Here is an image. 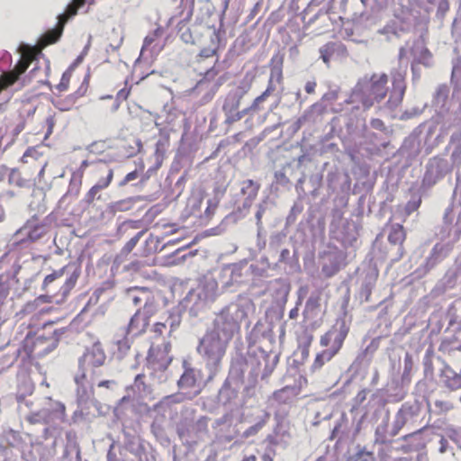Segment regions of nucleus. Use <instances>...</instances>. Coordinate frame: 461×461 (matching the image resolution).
I'll list each match as a JSON object with an SVG mask.
<instances>
[{
    "label": "nucleus",
    "instance_id": "nucleus-43",
    "mask_svg": "<svg viewBox=\"0 0 461 461\" xmlns=\"http://www.w3.org/2000/svg\"><path fill=\"white\" fill-rule=\"evenodd\" d=\"M316 82L315 81H308L306 84H305V91L307 94H313L315 92V88H316Z\"/></svg>",
    "mask_w": 461,
    "mask_h": 461
},
{
    "label": "nucleus",
    "instance_id": "nucleus-48",
    "mask_svg": "<svg viewBox=\"0 0 461 461\" xmlns=\"http://www.w3.org/2000/svg\"><path fill=\"white\" fill-rule=\"evenodd\" d=\"M110 381L109 380H104V381H101L99 384H98V386L99 387H109L110 385Z\"/></svg>",
    "mask_w": 461,
    "mask_h": 461
},
{
    "label": "nucleus",
    "instance_id": "nucleus-49",
    "mask_svg": "<svg viewBox=\"0 0 461 461\" xmlns=\"http://www.w3.org/2000/svg\"><path fill=\"white\" fill-rule=\"evenodd\" d=\"M241 461H257V456L255 455H250L244 457Z\"/></svg>",
    "mask_w": 461,
    "mask_h": 461
},
{
    "label": "nucleus",
    "instance_id": "nucleus-29",
    "mask_svg": "<svg viewBox=\"0 0 461 461\" xmlns=\"http://www.w3.org/2000/svg\"><path fill=\"white\" fill-rule=\"evenodd\" d=\"M144 167H145L144 163L141 161L140 164V170L136 169V170H133V171L128 173L124 176V178L119 183V186H121V187L124 186L131 181L137 179L139 177L140 174L143 172Z\"/></svg>",
    "mask_w": 461,
    "mask_h": 461
},
{
    "label": "nucleus",
    "instance_id": "nucleus-34",
    "mask_svg": "<svg viewBox=\"0 0 461 461\" xmlns=\"http://www.w3.org/2000/svg\"><path fill=\"white\" fill-rule=\"evenodd\" d=\"M166 330L167 325L164 322H156L151 329V332L154 334V339L161 338L163 339V334Z\"/></svg>",
    "mask_w": 461,
    "mask_h": 461
},
{
    "label": "nucleus",
    "instance_id": "nucleus-16",
    "mask_svg": "<svg viewBox=\"0 0 461 461\" xmlns=\"http://www.w3.org/2000/svg\"><path fill=\"white\" fill-rule=\"evenodd\" d=\"M247 89L230 91L223 101L222 111L231 112L239 109L243 95Z\"/></svg>",
    "mask_w": 461,
    "mask_h": 461
},
{
    "label": "nucleus",
    "instance_id": "nucleus-51",
    "mask_svg": "<svg viewBox=\"0 0 461 461\" xmlns=\"http://www.w3.org/2000/svg\"><path fill=\"white\" fill-rule=\"evenodd\" d=\"M55 322L54 321H48L45 322L42 326L43 330H47L48 328H51Z\"/></svg>",
    "mask_w": 461,
    "mask_h": 461
},
{
    "label": "nucleus",
    "instance_id": "nucleus-6",
    "mask_svg": "<svg viewBox=\"0 0 461 461\" xmlns=\"http://www.w3.org/2000/svg\"><path fill=\"white\" fill-rule=\"evenodd\" d=\"M171 345L163 339L161 344L152 343L147 356V362L154 370H164L171 362L169 357Z\"/></svg>",
    "mask_w": 461,
    "mask_h": 461
},
{
    "label": "nucleus",
    "instance_id": "nucleus-4",
    "mask_svg": "<svg viewBox=\"0 0 461 461\" xmlns=\"http://www.w3.org/2000/svg\"><path fill=\"white\" fill-rule=\"evenodd\" d=\"M227 345L218 335L208 330L200 340L197 351L208 364L218 366L225 355Z\"/></svg>",
    "mask_w": 461,
    "mask_h": 461
},
{
    "label": "nucleus",
    "instance_id": "nucleus-41",
    "mask_svg": "<svg viewBox=\"0 0 461 461\" xmlns=\"http://www.w3.org/2000/svg\"><path fill=\"white\" fill-rule=\"evenodd\" d=\"M158 34H159V30H156L154 32L153 35L145 37L143 48L150 46L153 43V41H155V38L158 36Z\"/></svg>",
    "mask_w": 461,
    "mask_h": 461
},
{
    "label": "nucleus",
    "instance_id": "nucleus-14",
    "mask_svg": "<svg viewBox=\"0 0 461 461\" xmlns=\"http://www.w3.org/2000/svg\"><path fill=\"white\" fill-rule=\"evenodd\" d=\"M406 240V231L402 224H393L388 234V241L400 246V258L404 254L403 243Z\"/></svg>",
    "mask_w": 461,
    "mask_h": 461
},
{
    "label": "nucleus",
    "instance_id": "nucleus-46",
    "mask_svg": "<svg viewBox=\"0 0 461 461\" xmlns=\"http://www.w3.org/2000/svg\"><path fill=\"white\" fill-rule=\"evenodd\" d=\"M371 125H372V127H374L375 129H382V128H384V124L383 121H382V120H380V119H374V120H372V122H371Z\"/></svg>",
    "mask_w": 461,
    "mask_h": 461
},
{
    "label": "nucleus",
    "instance_id": "nucleus-11",
    "mask_svg": "<svg viewBox=\"0 0 461 461\" xmlns=\"http://www.w3.org/2000/svg\"><path fill=\"white\" fill-rule=\"evenodd\" d=\"M33 57L31 54H23L14 69L1 76L0 92L14 85L18 80L19 77L26 71Z\"/></svg>",
    "mask_w": 461,
    "mask_h": 461
},
{
    "label": "nucleus",
    "instance_id": "nucleus-45",
    "mask_svg": "<svg viewBox=\"0 0 461 461\" xmlns=\"http://www.w3.org/2000/svg\"><path fill=\"white\" fill-rule=\"evenodd\" d=\"M8 294V289L5 286L0 285V305H2L5 303V300L6 299Z\"/></svg>",
    "mask_w": 461,
    "mask_h": 461
},
{
    "label": "nucleus",
    "instance_id": "nucleus-53",
    "mask_svg": "<svg viewBox=\"0 0 461 461\" xmlns=\"http://www.w3.org/2000/svg\"><path fill=\"white\" fill-rule=\"evenodd\" d=\"M296 315H297V310H296V309H293V310H291V311H290V312H289V317H290V318H292V319H293V318H294Z\"/></svg>",
    "mask_w": 461,
    "mask_h": 461
},
{
    "label": "nucleus",
    "instance_id": "nucleus-22",
    "mask_svg": "<svg viewBox=\"0 0 461 461\" xmlns=\"http://www.w3.org/2000/svg\"><path fill=\"white\" fill-rule=\"evenodd\" d=\"M95 172L99 174L106 173V176L105 177H101L95 185L99 191L107 188L113 179V170L97 166Z\"/></svg>",
    "mask_w": 461,
    "mask_h": 461
},
{
    "label": "nucleus",
    "instance_id": "nucleus-15",
    "mask_svg": "<svg viewBox=\"0 0 461 461\" xmlns=\"http://www.w3.org/2000/svg\"><path fill=\"white\" fill-rule=\"evenodd\" d=\"M149 325V321L140 312L136 311L128 324V333L135 336L143 334Z\"/></svg>",
    "mask_w": 461,
    "mask_h": 461
},
{
    "label": "nucleus",
    "instance_id": "nucleus-40",
    "mask_svg": "<svg viewBox=\"0 0 461 461\" xmlns=\"http://www.w3.org/2000/svg\"><path fill=\"white\" fill-rule=\"evenodd\" d=\"M55 123H56V120H55L54 116L47 117V119H46V124L48 125V131L46 133L47 136L50 135L52 133Z\"/></svg>",
    "mask_w": 461,
    "mask_h": 461
},
{
    "label": "nucleus",
    "instance_id": "nucleus-30",
    "mask_svg": "<svg viewBox=\"0 0 461 461\" xmlns=\"http://www.w3.org/2000/svg\"><path fill=\"white\" fill-rule=\"evenodd\" d=\"M143 231H139L134 237H132L122 248V252L123 254H129L131 253L133 249L136 247L137 243L139 242L140 239L143 235Z\"/></svg>",
    "mask_w": 461,
    "mask_h": 461
},
{
    "label": "nucleus",
    "instance_id": "nucleus-57",
    "mask_svg": "<svg viewBox=\"0 0 461 461\" xmlns=\"http://www.w3.org/2000/svg\"><path fill=\"white\" fill-rule=\"evenodd\" d=\"M29 238L32 240H35L36 238H38V235H35L34 231H30Z\"/></svg>",
    "mask_w": 461,
    "mask_h": 461
},
{
    "label": "nucleus",
    "instance_id": "nucleus-23",
    "mask_svg": "<svg viewBox=\"0 0 461 461\" xmlns=\"http://www.w3.org/2000/svg\"><path fill=\"white\" fill-rule=\"evenodd\" d=\"M192 15H193V11L189 10L186 14V16L182 21H180L177 24V30H178V32L181 33V39L186 43L193 41V38H192L190 30H189V28L186 27V24L191 20Z\"/></svg>",
    "mask_w": 461,
    "mask_h": 461
},
{
    "label": "nucleus",
    "instance_id": "nucleus-5",
    "mask_svg": "<svg viewBox=\"0 0 461 461\" xmlns=\"http://www.w3.org/2000/svg\"><path fill=\"white\" fill-rule=\"evenodd\" d=\"M438 351L444 356H452L456 351L461 352V324L451 321L438 346Z\"/></svg>",
    "mask_w": 461,
    "mask_h": 461
},
{
    "label": "nucleus",
    "instance_id": "nucleus-24",
    "mask_svg": "<svg viewBox=\"0 0 461 461\" xmlns=\"http://www.w3.org/2000/svg\"><path fill=\"white\" fill-rule=\"evenodd\" d=\"M195 371L192 368L186 369L178 380V386L181 388H193L196 384Z\"/></svg>",
    "mask_w": 461,
    "mask_h": 461
},
{
    "label": "nucleus",
    "instance_id": "nucleus-10",
    "mask_svg": "<svg viewBox=\"0 0 461 461\" xmlns=\"http://www.w3.org/2000/svg\"><path fill=\"white\" fill-rule=\"evenodd\" d=\"M343 344L344 335H338V337L335 338V345H332L331 348L323 349L316 354L313 362L309 368L310 373L315 374L321 371L324 365L330 362L339 352Z\"/></svg>",
    "mask_w": 461,
    "mask_h": 461
},
{
    "label": "nucleus",
    "instance_id": "nucleus-17",
    "mask_svg": "<svg viewBox=\"0 0 461 461\" xmlns=\"http://www.w3.org/2000/svg\"><path fill=\"white\" fill-rule=\"evenodd\" d=\"M344 335V340L348 335V329L345 327V324L342 323L340 329L338 330L335 327L330 329L327 332H325L320 339V345L323 348H327L330 345H335V338L338 335Z\"/></svg>",
    "mask_w": 461,
    "mask_h": 461
},
{
    "label": "nucleus",
    "instance_id": "nucleus-58",
    "mask_svg": "<svg viewBox=\"0 0 461 461\" xmlns=\"http://www.w3.org/2000/svg\"><path fill=\"white\" fill-rule=\"evenodd\" d=\"M283 78L282 70L279 69L277 72V80L280 82Z\"/></svg>",
    "mask_w": 461,
    "mask_h": 461
},
{
    "label": "nucleus",
    "instance_id": "nucleus-36",
    "mask_svg": "<svg viewBox=\"0 0 461 461\" xmlns=\"http://www.w3.org/2000/svg\"><path fill=\"white\" fill-rule=\"evenodd\" d=\"M78 276H79V273L74 272L73 274H71V276L68 278H67V280L63 285V289L65 292L70 291L75 286Z\"/></svg>",
    "mask_w": 461,
    "mask_h": 461
},
{
    "label": "nucleus",
    "instance_id": "nucleus-18",
    "mask_svg": "<svg viewBox=\"0 0 461 461\" xmlns=\"http://www.w3.org/2000/svg\"><path fill=\"white\" fill-rule=\"evenodd\" d=\"M88 0H73L66 8L65 13L58 16V22L61 23V26H65L67 22L77 15L79 8L83 7Z\"/></svg>",
    "mask_w": 461,
    "mask_h": 461
},
{
    "label": "nucleus",
    "instance_id": "nucleus-54",
    "mask_svg": "<svg viewBox=\"0 0 461 461\" xmlns=\"http://www.w3.org/2000/svg\"><path fill=\"white\" fill-rule=\"evenodd\" d=\"M89 166V162L87 160H84L82 163H81V166H80V169L83 170L85 169L86 167Z\"/></svg>",
    "mask_w": 461,
    "mask_h": 461
},
{
    "label": "nucleus",
    "instance_id": "nucleus-44",
    "mask_svg": "<svg viewBox=\"0 0 461 461\" xmlns=\"http://www.w3.org/2000/svg\"><path fill=\"white\" fill-rule=\"evenodd\" d=\"M56 411L59 413V418L63 420L65 418L66 408L63 403L57 402L56 403Z\"/></svg>",
    "mask_w": 461,
    "mask_h": 461
},
{
    "label": "nucleus",
    "instance_id": "nucleus-2",
    "mask_svg": "<svg viewBox=\"0 0 461 461\" xmlns=\"http://www.w3.org/2000/svg\"><path fill=\"white\" fill-rule=\"evenodd\" d=\"M218 50L219 37L214 32L211 37L210 46L203 48L194 60V69L209 80L218 75V70L214 68L219 61Z\"/></svg>",
    "mask_w": 461,
    "mask_h": 461
},
{
    "label": "nucleus",
    "instance_id": "nucleus-7",
    "mask_svg": "<svg viewBox=\"0 0 461 461\" xmlns=\"http://www.w3.org/2000/svg\"><path fill=\"white\" fill-rule=\"evenodd\" d=\"M105 359V353L99 343H95L88 348L79 360L80 368L82 370L81 378H86L88 371L102 366Z\"/></svg>",
    "mask_w": 461,
    "mask_h": 461
},
{
    "label": "nucleus",
    "instance_id": "nucleus-9",
    "mask_svg": "<svg viewBox=\"0 0 461 461\" xmlns=\"http://www.w3.org/2000/svg\"><path fill=\"white\" fill-rule=\"evenodd\" d=\"M239 330L238 322L229 314L221 313L217 316L211 330L227 344L233 338L234 332Z\"/></svg>",
    "mask_w": 461,
    "mask_h": 461
},
{
    "label": "nucleus",
    "instance_id": "nucleus-38",
    "mask_svg": "<svg viewBox=\"0 0 461 461\" xmlns=\"http://www.w3.org/2000/svg\"><path fill=\"white\" fill-rule=\"evenodd\" d=\"M263 427V424L262 423H257L249 428H248L245 431H244V437L248 438V437H250V436H254L256 435Z\"/></svg>",
    "mask_w": 461,
    "mask_h": 461
},
{
    "label": "nucleus",
    "instance_id": "nucleus-33",
    "mask_svg": "<svg viewBox=\"0 0 461 461\" xmlns=\"http://www.w3.org/2000/svg\"><path fill=\"white\" fill-rule=\"evenodd\" d=\"M313 340V336L312 334L306 333L305 339L303 341V346L302 348V357L303 360L307 359L310 354V347Z\"/></svg>",
    "mask_w": 461,
    "mask_h": 461
},
{
    "label": "nucleus",
    "instance_id": "nucleus-31",
    "mask_svg": "<svg viewBox=\"0 0 461 461\" xmlns=\"http://www.w3.org/2000/svg\"><path fill=\"white\" fill-rule=\"evenodd\" d=\"M71 76L72 73L70 71H66L63 73L59 83L57 85V89L59 92H65L68 89Z\"/></svg>",
    "mask_w": 461,
    "mask_h": 461
},
{
    "label": "nucleus",
    "instance_id": "nucleus-1",
    "mask_svg": "<svg viewBox=\"0 0 461 461\" xmlns=\"http://www.w3.org/2000/svg\"><path fill=\"white\" fill-rule=\"evenodd\" d=\"M388 77L386 74L365 76L355 86L353 95L362 104L364 109H369L375 103H380L388 93Z\"/></svg>",
    "mask_w": 461,
    "mask_h": 461
},
{
    "label": "nucleus",
    "instance_id": "nucleus-42",
    "mask_svg": "<svg viewBox=\"0 0 461 461\" xmlns=\"http://www.w3.org/2000/svg\"><path fill=\"white\" fill-rule=\"evenodd\" d=\"M131 93V86L130 87H123L117 93V98L120 100H126Z\"/></svg>",
    "mask_w": 461,
    "mask_h": 461
},
{
    "label": "nucleus",
    "instance_id": "nucleus-8",
    "mask_svg": "<svg viewBox=\"0 0 461 461\" xmlns=\"http://www.w3.org/2000/svg\"><path fill=\"white\" fill-rule=\"evenodd\" d=\"M276 87L273 83L272 77L268 81V85L267 89L258 97H256L249 108H246L242 111H231V112H223L225 114V124L231 125L236 122H239L246 115L249 111H258L260 110V104L266 101L275 91Z\"/></svg>",
    "mask_w": 461,
    "mask_h": 461
},
{
    "label": "nucleus",
    "instance_id": "nucleus-20",
    "mask_svg": "<svg viewBox=\"0 0 461 461\" xmlns=\"http://www.w3.org/2000/svg\"><path fill=\"white\" fill-rule=\"evenodd\" d=\"M128 294L135 306L140 304L142 302L146 303L153 294L148 288L145 287H133L128 290Z\"/></svg>",
    "mask_w": 461,
    "mask_h": 461
},
{
    "label": "nucleus",
    "instance_id": "nucleus-32",
    "mask_svg": "<svg viewBox=\"0 0 461 461\" xmlns=\"http://www.w3.org/2000/svg\"><path fill=\"white\" fill-rule=\"evenodd\" d=\"M421 204V197L418 196L416 199L410 200L405 205V213L407 216L411 215L413 212L417 211Z\"/></svg>",
    "mask_w": 461,
    "mask_h": 461
},
{
    "label": "nucleus",
    "instance_id": "nucleus-12",
    "mask_svg": "<svg viewBox=\"0 0 461 461\" xmlns=\"http://www.w3.org/2000/svg\"><path fill=\"white\" fill-rule=\"evenodd\" d=\"M392 85L393 88L386 103V106L390 110H394L402 104L405 94L406 84L404 76L399 72L394 73L392 77Z\"/></svg>",
    "mask_w": 461,
    "mask_h": 461
},
{
    "label": "nucleus",
    "instance_id": "nucleus-28",
    "mask_svg": "<svg viewBox=\"0 0 461 461\" xmlns=\"http://www.w3.org/2000/svg\"><path fill=\"white\" fill-rule=\"evenodd\" d=\"M67 267V266L63 267L62 268L55 270L51 274L46 276L42 283V288L46 289V287L50 285L51 283H53L55 280L62 277L65 274Z\"/></svg>",
    "mask_w": 461,
    "mask_h": 461
},
{
    "label": "nucleus",
    "instance_id": "nucleus-52",
    "mask_svg": "<svg viewBox=\"0 0 461 461\" xmlns=\"http://www.w3.org/2000/svg\"><path fill=\"white\" fill-rule=\"evenodd\" d=\"M263 461H273V458L270 455L265 454L262 456Z\"/></svg>",
    "mask_w": 461,
    "mask_h": 461
},
{
    "label": "nucleus",
    "instance_id": "nucleus-19",
    "mask_svg": "<svg viewBox=\"0 0 461 461\" xmlns=\"http://www.w3.org/2000/svg\"><path fill=\"white\" fill-rule=\"evenodd\" d=\"M65 26H61V23L58 22L55 28L47 31L40 39V44L42 47L53 44L60 38Z\"/></svg>",
    "mask_w": 461,
    "mask_h": 461
},
{
    "label": "nucleus",
    "instance_id": "nucleus-26",
    "mask_svg": "<svg viewBox=\"0 0 461 461\" xmlns=\"http://www.w3.org/2000/svg\"><path fill=\"white\" fill-rule=\"evenodd\" d=\"M87 90V85L85 83H82L81 86L78 87V89L72 95H68L67 97V101L69 103L70 105H64L61 107L62 110H69L71 106L76 103V101L79 98L85 95Z\"/></svg>",
    "mask_w": 461,
    "mask_h": 461
},
{
    "label": "nucleus",
    "instance_id": "nucleus-13",
    "mask_svg": "<svg viewBox=\"0 0 461 461\" xmlns=\"http://www.w3.org/2000/svg\"><path fill=\"white\" fill-rule=\"evenodd\" d=\"M441 379L448 389L452 391L461 389V374L456 373L449 366H445L442 369Z\"/></svg>",
    "mask_w": 461,
    "mask_h": 461
},
{
    "label": "nucleus",
    "instance_id": "nucleus-50",
    "mask_svg": "<svg viewBox=\"0 0 461 461\" xmlns=\"http://www.w3.org/2000/svg\"><path fill=\"white\" fill-rule=\"evenodd\" d=\"M143 378H144V375H138L136 377H135V384H138L139 382L143 384Z\"/></svg>",
    "mask_w": 461,
    "mask_h": 461
},
{
    "label": "nucleus",
    "instance_id": "nucleus-25",
    "mask_svg": "<svg viewBox=\"0 0 461 461\" xmlns=\"http://www.w3.org/2000/svg\"><path fill=\"white\" fill-rule=\"evenodd\" d=\"M137 311L140 312L143 317H145L149 321L150 318L158 312V303L154 295H152L149 300H146L143 307L138 309Z\"/></svg>",
    "mask_w": 461,
    "mask_h": 461
},
{
    "label": "nucleus",
    "instance_id": "nucleus-59",
    "mask_svg": "<svg viewBox=\"0 0 461 461\" xmlns=\"http://www.w3.org/2000/svg\"><path fill=\"white\" fill-rule=\"evenodd\" d=\"M46 163H44L43 165L41 166V169H40V175H43L44 173V170H45V167H46Z\"/></svg>",
    "mask_w": 461,
    "mask_h": 461
},
{
    "label": "nucleus",
    "instance_id": "nucleus-47",
    "mask_svg": "<svg viewBox=\"0 0 461 461\" xmlns=\"http://www.w3.org/2000/svg\"><path fill=\"white\" fill-rule=\"evenodd\" d=\"M439 444H440L439 452L445 453L447 451V440L445 438H441V439L439 440Z\"/></svg>",
    "mask_w": 461,
    "mask_h": 461
},
{
    "label": "nucleus",
    "instance_id": "nucleus-39",
    "mask_svg": "<svg viewBox=\"0 0 461 461\" xmlns=\"http://www.w3.org/2000/svg\"><path fill=\"white\" fill-rule=\"evenodd\" d=\"M99 190L95 185H93L86 194V201L90 203L94 202Z\"/></svg>",
    "mask_w": 461,
    "mask_h": 461
},
{
    "label": "nucleus",
    "instance_id": "nucleus-56",
    "mask_svg": "<svg viewBox=\"0 0 461 461\" xmlns=\"http://www.w3.org/2000/svg\"><path fill=\"white\" fill-rule=\"evenodd\" d=\"M256 217H257V220H258V222H259L261 221V217H262V212L261 211H258L256 214Z\"/></svg>",
    "mask_w": 461,
    "mask_h": 461
},
{
    "label": "nucleus",
    "instance_id": "nucleus-3",
    "mask_svg": "<svg viewBox=\"0 0 461 461\" xmlns=\"http://www.w3.org/2000/svg\"><path fill=\"white\" fill-rule=\"evenodd\" d=\"M64 330H53L47 335L28 333L23 340L24 351L29 356H42L51 351L59 343Z\"/></svg>",
    "mask_w": 461,
    "mask_h": 461
},
{
    "label": "nucleus",
    "instance_id": "nucleus-60",
    "mask_svg": "<svg viewBox=\"0 0 461 461\" xmlns=\"http://www.w3.org/2000/svg\"><path fill=\"white\" fill-rule=\"evenodd\" d=\"M127 400H128V398L125 396L122 398V402H127Z\"/></svg>",
    "mask_w": 461,
    "mask_h": 461
},
{
    "label": "nucleus",
    "instance_id": "nucleus-37",
    "mask_svg": "<svg viewBox=\"0 0 461 461\" xmlns=\"http://www.w3.org/2000/svg\"><path fill=\"white\" fill-rule=\"evenodd\" d=\"M39 152L34 147H30L26 149V151L23 153L21 161L23 163H28V158H33L35 160H37L39 157Z\"/></svg>",
    "mask_w": 461,
    "mask_h": 461
},
{
    "label": "nucleus",
    "instance_id": "nucleus-35",
    "mask_svg": "<svg viewBox=\"0 0 461 461\" xmlns=\"http://www.w3.org/2000/svg\"><path fill=\"white\" fill-rule=\"evenodd\" d=\"M168 139L159 140L156 143L155 155L158 157H163L166 153V149L168 146Z\"/></svg>",
    "mask_w": 461,
    "mask_h": 461
},
{
    "label": "nucleus",
    "instance_id": "nucleus-61",
    "mask_svg": "<svg viewBox=\"0 0 461 461\" xmlns=\"http://www.w3.org/2000/svg\"><path fill=\"white\" fill-rule=\"evenodd\" d=\"M38 333H40V330H37V332L35 333V334H36V336H38V335H39Z\"/></svg>",
    "mask_w": 461,
    "mask_h": 461
},
{
    "label": "nucleus",
    "instance_id": "nucleus-21",
    "mask_svg": "<svg viewBox=\"0 0 461 461\" xmlns=\"http://www.w3.org/2000/svg\"><path fill=\"white\" fill-rule=\"evenodd\" d=\"M340 49H344V46L336 42H328L323 45L320 49L321 58L323 62L329 66L334 53L339 51Z\"/></svg>",
    "mask_w": 461,
    "mask_h": 461
},
{
    "label": "nucleus",
    "instance_id": "nucleus-62",
    "mask_svg": "<svg viewBox=\"0 0 461 461\" xmlns=\"http://www.w3.org/2000/svg\"><path fill=\"white\" fill-rule=\"evenodd\" d=\"M93 2H94V0H91V1L89 2V4H92Z\"/></svg>",
    "mask_w": 461,
    "mask_h": 461
},
{
    "label": "nucleus",
    "instance_id": "nucleus-27",
    "mask_svg": "<svg viewBox=\"0 0 461 461\" xmlns=\"http://www.w3.org/2000/svg\"><path fill=\"white\" fill-rule=\"evenodd\" d=\"M8 180L11 185H14L19 187L24 186L27 183V180L22 176L21 172L16 168L11 170Z\"/></svg>",
    "mask_w": 461,
    "mask_h": 461
},
{
    "label": "nucleus",
    "instance_id": "nucleus-55",
    "mask_svg": "<svg viewBox=\"0 0 461 461\" xmlns=\"http://www.w3.org/2000/svg\"><path fill=\"white\" fill-rule=\"evenodd\" d=\"M98 145H99V143H98V142H95V143H93V144L90 146V148H91V151H95V150L97 149Z\"/></svg>",
    "mask_w": 461,
    "mask_h": 461
}]
</instances>
